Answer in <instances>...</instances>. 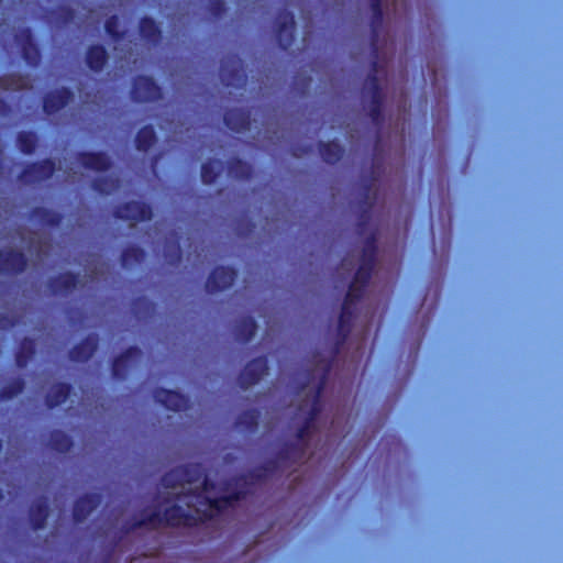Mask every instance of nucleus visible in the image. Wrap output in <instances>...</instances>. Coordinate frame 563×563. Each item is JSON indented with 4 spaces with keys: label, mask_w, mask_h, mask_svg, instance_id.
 Returning a JSON list of instances; mask_svg holds the SVG:
<instances>
[{
    "label": "nucleus",
    "mask_w": 563,
    "mask_h": 563,
    "mask_svg": "<svg viewBox=\"0 0 563 563\" xmlns=\"http://www.w3.org/2000/svg\"><path fill=\"white\" fill-rule=\"evenodd\" d=\"M305 387H306V384H302V385L300 386V388H299V389L301 390V389H303Z\"/></svg>",
    "instance_id": "nucleus-64"
},
{
    "label": "nucleus",
    "mask_w": 563,
    "mask_h": 563,
    "mask_svg": "<svg viewBox=\"0 0 563 563\" xmlns=\"http://www.w3.org/2000/svg\"><path fill=\"white\" fill-rule=\"evenodd\" d=\"M10 111H11V108L8 104V102L3 98L0 97V115L5 117L10 113Z\"/></svg>",
    "instance_id": "nucleus-58"
},
{
    "label": "nucleus",
    "mask_w": 563,
    "mask_h": 563,
    "mask_svg": "<svg viewBox=\"0 0 563 563\" xmlns=\"http://www.w3.org/2000/svg\"><path fill=\"white\" fill-rule=\"evenodd\" d=\"M56 172V163L47 157L25 165L19 175V179L24 184H33L49 179Z\"/></svg>",
    "instance_id": "nucleus-11"
},
{
    "label": "nucleus",
    "mask_w": 563,
    "mask_h": 563,
    "mask_svg": "<svg viewBox=\"0 0 563 563\" xmlns=\"http://www.w3.org/2000/svg\"><path fill=\"white\" fill-rule=\"evenodd\" d=\"M205 503L218 512H222L229 508L228 501H225L224 496L219 497H206Z\"/></svg>",
    "instance_id": "nucleus-52"
},
{
    "label": "nucleus",
    "mask_w": 563,
    "mask_h": 563,
    "mask_svg": "<svg viewBox=\"0 0 563 563\" xmlns=\"http://www.w3.org/2000/svg\"><path fill=\"white\" fill-rule=\"evenodd\" d=\"M371 191H372V180L366 179L362 184V190H361V200L360 203L364 206V208L361 210L358 214L357 220V231L358 233H363V231L366 229L369 220H371V211L374 205V198L371 199Z\"/></svg>",
    "instance_id": "nucleus-24"
},
{
    "label": "nucleus",
    "mask_w": 563,
    "mask_h": 563,
    "mask_svg": "<svg viewBox=\"0 0 563 563\" xmlns=\"http://www.w3.org/2000/svg\"><path fill=\"white\" fill-rule=\"evenodd\" d=\"M79 275L74 272H63L47 280V288L53 295H68L79 285Z\"/></svg>",
    "instance_id": "nucleus-20"
},
{
    "label": "nucleus",
    "mask_w": 563,
    "mask_h": 563,
    "mask_svg": "<svg viewBox=\"0 0 563 563\" xmlns=\"http://www.w3.org/2000/svg\"><path fill=\"white\" fill-rule=\"evenodd\" d=\"M318 151L322 161L329 165H335L344 156V147L338 141H320Z\"/></svg>",
    "instance_id": "nucleus-28"
},
{
    "label": "nucleus",
    "mask_w": 563,
    "mask_h": 563,
    "mask_svg": "<svg viewBox=\"0 0 563 563\" xmlns=\"http://www.w3.org/2000/svg\"><path fill=\"white\" fill-rule=\"evenodd\" d=\"M36 353L35 340L29 336L23 338L14 354L15 364L19 368H25Z\"/></svg>",
    "instance_id": "nucleus-31"
},
{
    "label": "nucleus",
    "mask_w": 563,
    "mask_h": 563,
    "mask_svg": "<svg viewBox=\"0 0 563 563\" xmlns=\"http://www.w3.org/2000/svg\"><path fill=\"white\" fill-rule=\"evenodd\" d=\"M118 186L119 180L109 176L97 177L91 183L92 189L101 195H109Z\"/></svg>",
    "instance_id": "nucleus-43"
},
{
    "label": "nucleus",
    "mask_w": 563,
    "mask_h": 563,
    "mask_svg": "<svg viewBox=\"0 0 563 563\" xmlns=\"http://www.w3.org/2000/svg\"><path fill=\"white\" fill-rule=\"evenodd\" d=\"M25 389L23 377H15L0 388V400H11L22 394Z\"/></svg>",
    "instance_id": "nucleus-41"
},
{
    "label": "nucleus",
    "mask_w": 563,
    "mask_h": 563,
    "mask_svg": "<svg viewBox=\"0 0 563 563\" xmlns=\"http://www.w3.org/2000/svg\"><path fill=\"white\" fill-rule=\"evenodd\" d=\"M77 162L86 169L95 172H108L112 167L110 156L102 151L87 152L82 151L76 155Z\"/></svg>",
    "instance_id": "nucleus-19"
},
{
    "label": "nucleus",
    "mask_w": 563,
    "mask_h": 563,
    "mask_svg": "<svg viewBox=\"0 0 563 563\" xmlns=\"http://www.w3.org/2000/svg\"><path fill=\"white\" fill-rule=\"evenodd\" d=\"M220 78L225 87L244 88L247 76L243 60L236 54H230L220 64Z\"/></svg>",
    "instance_id": "nucleus-3"
},
{
    "label": "nucleus",
    "mask_w": 563,
    "mask_h": 563,
    "mask_svg": "<svg viewBox=\"0 0 563 563\" xmlns=\"http://www.w3.org/2000/svg\"><path fill=\"white\" fill-rule=\"evenodd\" d=\"M228 174L238 180H251L253 166L240 157L233 156L228 161Z\"/></svg>",
    "instance_id": "nucleus-32"
},
{
    "label": "nucleus",
    "mask_w": 563,
    "mask_h": 563,
    "mask_svg": "<svg viewBox=\"0 0 563 563\" xmlns=\"http://www.w3.org/2000/svg\"><path fill=\"white\" fill-rule=\"evenodd\" d=\"M99 336L97 333H89L79 343L75 344L68 352L70 361L76 363L88 362L97 352Z\"/></svg>",
    "instance_id": "nucleus-18"
},
{
    "label": "nucleus",
    "mask_w": 563,
    "mask_h": 563,
    "mask_svg": "<svg viewBox=\"0 0 563 563\" xmlns=\"http://www.w3.org/2000/svg\"><path fill=\"white\" fill-rule=\"evenodd\" d=\"M56 20L62 24H69L75 20L76 12L68 5H59L55 11Z\"/></svg>",
    "instance_id": "nucleus-50"
},
{
    "label": "nucleus",
    "mask_w": 563,
    "mask_h": 563,
    "mask_svg": "<svg viewBox=\"0 0 563 563\" xmlns=\"http://www.w3.org/2000/svg\"><path fill=\"white\" fill-rule=\"evenodd\" d=\"M257 323L251 316L240 318L234 325V336L241 343H249L256 334Z\"/></svg>",
    "instance_id": "nucleus-30"
},
{
    "label": "nucleus",
    "mask_w": 563,
    "mask_h": 563,
    "mask_svg": "<svg viewBox=\"0 0 563 563\" xmlns=\"http://www.w3.org/2000/svg\"><path fill=\"white\" fill-rule=\"evenodd\" d=\"M15 143L22 154L32 155L38 145V135L34 131H20L16 133Z\"/></svg>",
    "instance_id": "nucleus-35"
},
{
    "label": "nucleus",
    "mask_w": 563,
    "mask_h": 563,
    "mask_svg": "<svg viewBox=\"0 0 563 563\" xmlns=\"http://www.w3.org/2000/svg\"><path fill=\"white\" fill-rule=\"evenodd\" d=\"M217 487L216 482L210 479L205 473L202 476L201 490L202 492H212Z\"/></svg>",
    "instance_id": "nucleus-56"
},
{
    "label": "nucleus",
    "mask_w": 563,
    "mask_h": 563,
    "mask_svg": "<svg viewBox=\"0 0 563 563\" xmlns=\"http://www.w3.org/2000/svg\"><path fill=\"white\" fill-rule=\"evenodd\" d=\"M101 504V495L97 493H86L79 496L73 505V520L75 523H82L88 516Z\"/></svg>",
    "instance_id": "nucleus-17"
},
{
    "label": "nucleus",
    "mask_w": 563,
    "mask_h": 563,
    "mask_svg": "<svg viewBox=\"0 0 563 563\" xmlns=\"http://www.w3.org/2000/svg\"><path fill=\"white\" fill-rule=\"evenodd\" d=\"M74 99V92L68 87L48 91L43 98V111L52 115L64 109Z\"/></svg>",
    "instance_id": "nucleus-16"
},
{
    "label": "nucleus",
    "mask_w": 563,
    "mask_h": 563,
    "mask_svg": "<svg viewBox=\"0 0 563 563\" xmlns=\"http://www.w3.org/2000/svg\"><path fill=\"white\" fill-rule=\"evenodd\" d=\"M73 386L69 383L58 382L51 386L45 395V405L48 409H54L64 404L70 396Z\"/></svg>",
    "instance_id": "nucleus-27"
},
{
    "label": "nucleus",
    "mask_w": 563,
    "mask_h": 563,
    "mask_svg": "<svg viewBox=\"0 0 563 563\" xmlns=\"http://www.w3.org/2000/svg\"><path fill=\"white\" fill-rule=\"evenodd\" d=\"M131 98L135 102H155L163 98V91L153 77L137 75L132 81Z\"/></svg>",
    "instance_id": "nucleus-4"
},
{
    "label": "nucleus",
    "mask_w": 563,
    "mask_h": 563,
    "mask_svg": "<svg viewBox=\"0 0 563 563\" xmlns=\"http://www.w3.org/2000/svg\"><path fill=\"white\" fill-rule=\"evenodd\" d=\"M303 454V450L292 442H286L277 452V459L280 461L297 460Z\"/></svg>",
    "instance_id": "nucleus-44"
},
{
    "label": "nucleus",
    "mask_w": 563,
    "mask_h": 563,
    "mask_svg": "<svg viewBox=\"0 0 563 563\" xmlns=\"http://www.w3.org/2000/svg\"><path fill=\"white\" fill-rule=\"evenodd\" d=\"M201 494H200V490L198 488L196 489H188L187 492L185 493H179V494H176L175 495V498L180 500L183 497H200Z\"/></svg>",
    "instance_id": "nucleus-57"
},
{
    "label": "nucleus",
    "mask_w": 563,
    "mask_h": 563,
    "mask_svg": "<svg viewBox=\"0 0 563 563\" xmlns=\"http://www.w3.org/2000/svg\"><path fill=\"white\" fill-rule=\"evenodd\" d=\"M13 38L23 60L29 66L37 67L41 64L42 54L38 45L35 43L32 29L29 26L21 27Z\"/></svg>",
    "instance_id": "nucleus-6"
},
{
    "label": "nucleus",
    "mask_w": 563,
    "mask_h": 563,
    "mask_svg": "<svg viewBox=\"0 0 563 563\" xmlns=\"http://www.w3.org/2000/svg\"><path fill=\"white\" fill-rule=\"evenodd\" d=\"M31 219L48 228H58L63 222V214L48 208L36 206L30 210Z\"/></svg>",
    "instance_id": "nucleus-29"
},
{
    "label": "nucleus",
    "mask_w": 563,
    "mask_h": 563,
    "mask_svg": "<svg viewBox=\"0 0 563 563\" xmlns=\"http://www.w3.org/2000/svg\"><path fill=\"white\" fill-rule=\"evenodd\" d=\"M238 277V271L232 266H216L209 274L206 282V290L209 294H217L230 288Z\"/></svg>",
    "instance_id": "nucleus-12"
},
{
    "label": "nucleus",
    "mask_w": 563,
    "mask_h": 563,
    "mask_svg": "<svg viewBox=\"0 0 563 563\" xmlns=\"http://www.w3.org/2000/svg\"><path fill=\"white\" fill-rule=\"evenodd\" d=\"M250 227H251V230H252L253 228H255L254 223H252V222L250 223Z\"/></svg>",
    "instance_id": "nucleus-63"
},
{
    "label": "nucleus",
    "mask_w": 563,
    "mask_h": 563,
    "mask_svg": "<svg viewBox=\"0 0 563 563\" xmlns=\"http://www.w3.org/2000/svg\"><path fill=\"white\" fill-rule=\"evenodd\" d=\"M164 256L170 265H178L180 263L183 251L177 233H172V236L166 240L164 246Z\"/></svg>",
    "instance_id": "nucleus-39"
},
{
    "label": "nucleus",
    "mask_w": 563,
    "mask_h": 563,
    "mask_svg": "<svg viewBox=\"0 0 563 563\" xmlns=\"http://www.w3.org/2000/svg\"><path fill=\"white\" fill-rule=\"evenodd\" d=\"M296 22L292 12L284 9L277 14L274 35L282 51H287L295 41Z\"/></svg>",
    "instance_id": "nucleus-8"
},
{
    "label": "nucleus",
    "mask_w": 563,
    "mask_h": 563,
    "mask_svg": "<svg viewBox=\"0 0 563 563\" xmlns=\"http://www.w3.org/2000/svg\"><path fill=\"white\" fill-rule=\"evenodd\" d=\"M139 32L142 40L151 45L155 46L162 42V29L152 16L144 15L140 19Z\"/></svg>",
    "instance_id": "nucleus-26"
},
{
    "label": "nucleus",
    "mask_w": 563,
    "mask_h": 563,
    "mask_svg": "<svg viewBox=\"0 0 563 563\" xmlns=\"http://www.w3.org/2000/svg\"><path fill=\"white\" fill-rule=\"evenodd\" d=\"M276 468H277V463L275 461L271 460V461H267L264 464L258 465V466L254 467L253 470H251L249 472L247 476L253 482H261V481L265 479L266 476L269 473H273Z\"/></svg>",
    "instance_id": "nucleus-45"
},
{
    "label": "nucleus",
    "mask_w": 563,
    "mask_h": 563,
    "mask_svg": "<svg viewBox=\"0 0 563 563\" xmlns=\"http://www.w3.org/2000/svg\"><path fill=\"white\" fill-rule=\"evenodd\" d=\"M142 350L136 345L126 347L122 353L117 355L111 362V375L113 378L122 380L126 377L129 368L132 364L140 360Z\"/></svg>",
    "instance_id": "nucleus-14"
},
{
    "label": "nucleus",
    "mask_w": 563,
    "mask_h": 563,
    "mask_svg": "<svg viewBox=\"0 0 563 563\" xmlns=\"http://www.w3.org/2000/svg\"><path fill=\"white\" fill-rule=\"evenodd\" d=\"M208 11L213 18H216V19L221 18L227 11L225 1L224 0H210L208 3Z\"/></svg>",
    "instance_id": "nucleus-51"
},
{
    "label": "nucleus",
    "mask_w": 563,
    "mask_h": 563,
    "mask_svg": "<svg viewBox=\"0 0 563 563\" xmlns=\"http://www.w3.org/2000/svg\"><path fill=\"white\" fill-rule=\"evenodd\" d=\"M139 302H144L146 306H152V303L143 297L135 299V303H139Z\"/></svg>",
    "instance_id": "nucleus-60"
},
{
    "label": "nucleus",
    "mask_w": 563,
    "mask_h": 563,
    "mask_svg": "<svg viewBox=\"0 0 563 563\" xmlns=\"http://www.w3.org/2000/svg\"><path fill=\"white\" fill-rule=\"evenodd\" d=\"M162 525H164V514L162 515L158 510H155L141 519L134 520V527L157 529Z\"/></svg>",
    "instance_id": "nucleus-48"
},
{
    "label": "nucleus",
    "mask_w": 563,
    "mask_h": 563,
    "mask_svg": "<svg viewBox=\"0 0 563 563\" xmlns=\"http://www.w3.org/2000/svg\"><path fill=\"white\" fill-rule=\"evenodd\" d=\"M369 7H371V11H372L371 23H369L371 41H372V45L375 47L377 40H378L379 30L383 24V19H384L382 0L369 1Z\"/></svg>",
    "instance_id": "nucleus-34"
},
{
    "label": "nucleus",
    "mask_w": 563,
    "mask_h": 563,
    "mask_svg": "<svg viewBox=\"0 0 563 563\" xmlns=\"http://www.w3.org/2000/svg\"><path fill=\"white\" fill-rule=\"evenodd\" d=\"M330 368H331V364H330V362H328L325 364L324 372L316 387V393H314V396L312 399L311 407H310L303 422L298 427V429L296 431V438L298 440H303L309 434L310 429L312 428L317 417L321 412L320 399H321L323 389L325 387V383H327V378H328Z\"/></svg>",
    "instance_id": "nucleus-7"
},
{
    "label": "nucleus",
    "mask_w": 563,
    "mask_h": 563,
    "mask_svg": "<svg viewBox=\"0 0 563 563\" xmlns=\"http://www.w3.org/2000/svg\"><path fill=\"white\" fill-rule=\"evenodd\" d=\"M146 252L139 245H129L124 247L120 255L122 267H130L141 264L145 261Z\"/></svg>",
    "instance_id": "nucleus-40"
},
{
    "label": "nucleus",
    "mask_w": 563,
    "mask_h": 563,
    "mask_svg": "<svg viewBox=\"0 0 563 563\" xmlns=\"http://www.w3.org/2000/svg\"><path fill=\"white\" fill-rule=\"evenodd\" d=\"M203 467L200 463H186L166 472L161 483L165 488H175L183 484H194L203 476Z\"/></svg>",
    "instance_id": "nucleus-2"
},
{
    "label": "nucleus",
    "mask_w": 563,
    "mask_h": 563,
    "mask_svg": "<svg viewBox=\"0 0 563 563\" xmlns=\"http://www.w3.org/2000/svg\"><path fill=\"white\" fill-rule=\"evenodd\" d=\"M377 62L373 60L372 71L366 76L364 82V95H369V104L367 115L376 126H382L384 122L383 106L384 93L376 74Z\"/></svg>",
    "instance_id": "nucleus-1"
},
{
    "label": "nucleus",
    "mask_w": 563,
    "mask_h": 563,
    "mask_svg": "<svg viewBox=\"0 0 563 563\" xmlns=\"http://www.w3.org/2000/svg\"><path fill=\"white\" fill-rule=\"evenodd\" d=\"M104 31L113 41H121L124 37V32L120 30V19L117 14L107 18Z\"/></svg>",
    "instance_id": "nucleus-49"
},
{
    "label": "nucleus",
    "mask_w": 563,
    "mask_h": 563,
    "mask_svg": "<svg viewBox=\"0 0 563 563\" xmlns=\"http://www.w3.org/2000/svg\"><path fill=\"white\" fill-rule=\"evenodd\" d=\"M374 268H375V265L361 262L360 266L357 267V269L354 274L352 282H355L360 286L366 288L372 278Z\"/></svg>",
    "instance_id": "nucleus-46"
},
{
    "label": "nucleus",
    "mask_w": 563,
    "mask_h": 563,
    "mask_svg": "<svg viewBox=\"0 0 563 563\" xmlns=\"http://www.w3.org/2000/svg\"><path fill=\"white\" fill-rule=\"evenodd\" d=\"M365 290V287L360 286L355 282H351L342 303L355 308L356 303L363 298Z\"/></svg>",
    "instance_id": "nucleus-47"
},
{
    "label": "nucleus",
    "mask_w": 563,
    "mask_h": 563,
    "mask_svg": "<svg viewBox=\"0 0 563 563\" xmlns=\"http://www.w3.org/2000/svg\"><path fill=\"white\" fill-rule=\"evenodd\" d=\"M354 311L355 308L347 306L345 303H342L341 312L338 320V329L336 334L338 339L335 342V353L339 351V349L344 344L346 339L349 338L351 330H352V323L354 319Z\"/></svg>",
    "instance_id": "nucleus-22"
},
{
    "label": "nucleus",
    "mask_w": 563,
    "mask_h": 563,
    "mask_svg": "<svg viewBox=\"0 0 563 563\" xmlns=\"http://www.w3.org/2000/svg\"><path fill=\"white\" fill-rule=\"evenodd\" d=\"M377 257V238L375 233H371L364 241L362 249L361 262L367 264H376Z\"/></svg>",
    "instance_id": "nucleus-42"
},
{
    "label": "nucleus",
    "mask_w": 563,
    "mask_h": 563,
    "mask_svg": "<svg viewBox=\"0 0 563 563\" xmlns=\"http://www.w3.org/2000/svg\"><path fill=\"white\" fill-rule=\"evenodd\" d=\"M74 441L70 435L62 430L55 429L49 433V446L57 453H67L71 450Z\"/></svg>",
    "instance_id": "nucleus-37"
},
{
    "label": "nucleus",
    "mask_w": 563,
    "mask_h": 563,
    "mask_svg": "<svg viewBox=\"0 0 563 563\" xmlns=\"http://www.w3.org/2000/svg\"><path fill=\"white\" fill-rule=\"evenodd\" d=\"M154 400L165 409L181 412L189 406V398L177 390L156 387L153 391Z\"/></svg>",
    "instance_id": "nucleus-13"
},
{
    "label": "nucleus",
    "mask_w": 563,
    "mask_h": 563,
    "mask_svg": "<svg viewBox=\"0 0 563 563\" xmlns=\"http://www.w3.org/2000/svg\"><path fill=\"white\" fill-rule=\"evenodd\" d=\"M246 476H240L236 478V482L241 481V479H244Z\"/></svg>",
    "instance_id": "nucleus-62"
},
{
    "label": "nucleus",
    "mask_w": 563,
    "mask_h": 563,
    "mask_svg": "<svg viewBox=\"0 0 563 563\" xmlns=\"http://www.w3.org/2000/svg\"><path fill=\"white\" fill-rule=\"evenodd\" d=\"M87 67L93 73H100L109 62V54L102 44H91L85 54Z\"/></svg>",
    "instance_id": "nucleus-23"
},
{
    "label": "nucleus",
    "mask_w": 563,
    "mask_h": 563,
    "mask_svg": "<svg viewBox=\"0 0 563 563\" xmlns=\"http://www.w3.org/2000/svg\"><path fill=\"white\" fill-rule=\"evenodd\" d=\"M27 267V257L18 250H0V274H22Z\"/></svg>",
    "instance_id": "nucleus-15"
},
{
    "label": "nucleus",
    "mask_w": 563,
    "mask_h": 563,
    "mask_svg": "<svg viewBox=\"0 0 563 563\" xmlns=\"http://www.w3.org/2000/svg\"><path fill=\"white\" fill-rule=\"evenodd\" d=\"M49 516V506L46 497H40L29 509L30 525L33 530L44 529Z\"/></svg>",
    "instance_id": "nucleus-25"
},
{
    "label": "nucleus",
    "mask_w": 563,
    "mask_h": 563,
    "mask_svg": "<svg viewBox=\"0 0 563 563\" xmlns=\"http://www.w3.org/2000/svg\"><path fill=\"white\" fill-rule=\"evenodd\" d=\"M18 76L14 74L0 76V89L8 90L15 84Z\"/></svg>",
    "instance_id": "nucleus-54"
},
{
    "label": "nucleus",
    "mask_w": 563,
    "mask_h": 563,
    "mask_svg": "<svg viewBox=\"0 0 563 563\" xmlns=\"http://www.w3.org/2000/svg\"><path fill=\"white\" fill-rule=\"evenodd\" d=\"M224 125L232 132H244L251 128V111L247 109L233 108L223 114Z\"/></svg>",
    "instance_id": "nucleus-21"
},
{
    "label": "nucleus",
    "mask_w": 563,
    "mask_h": 563,
    "mask_svg": "<svg viewBox=\"0 0 563 563\" xmlns=\"http://www.w3.org/2000/svg\"><path fill=\"white\" fill-rule=\"evenodd\" d=\"M142 527H134V521L132 522H126L124 526H123V531L125 533H130V532H133L137 529H141Z\"/></svg>",
    "instance_id": "nucleus-59"
},
{
    "label": "nucleus",
    "mask_w": 563,
    "mask_h": 563,
    "mask_svg": "<svg viewBox=\"0 0 563 563\" xmlns=\"http://www.w3.org/2000/svg\"><path fill=\"white\" fill-rule=\"evenodd\" d=\"M225 501H228L229 507L233 505V503L243 500L246 497V490L244 489H235L228 495H223Z\"/></svg>",
    "instance_id": "nucleus-53"
},
{
    "label": "nucleus",
    "mask_w": 563,
    "mask_h": 563,
    "mask_svg": "<svg viewBox=\"0 0 563 563\" xmlns=\"http://www.w3.org/2000/svg\"><path fill=\"white\" fill-rule=\"evenodd\" d=\"M261 412L257 409H246L235 419V426L244 431L254 432L258 428Z\"/></svg>",
    "instance_id": "nucleus-38"
},
{
    "label": "nucleus",
    "mask_w": 563,
    "mask_h": 563,
    "mask_svg": "<svg viewBox=\"0 0 563 563\" xmlns=\"http://www.w3.org/2000/svg\"><path fill=\"white\" fill-rule=\"evenodd\" d=\"M113 217L130 222H145L153 218L152 206L145 201L130 200L118 205L113 209Z\"/></svg>",
    "instance_id": "nucleus-5"
},
{
    "label": "nucleus",
    "mask_w": 563,
    "mask_h": 563,
    "mask_svg": "<svg viewBox=\"0 0 563 563\" xmlns=\"http://www.w3.org/2000/svg\"><path fill=\"white\" fill-rule=\"evenodd\" d=\"M222 172V162L217 158H209L201 164L200 177L205 185H212L216 183Z\"/></svg>",
    "instance_id": "nucleus-36"
},
{
    "label": "nucleus",
    "mask_w": 563,
    "mask_h": 563,
    "mask_svg": "<svg viewBox=\"0 0 563 563\" xmlns=\"http://www.w3.org/2000/svg\"><path fill=\"white\" fill-rule=\"evenodd\" d=\"M164 526L170 528L178 527H197L199 523L203 522L205 519L211 518L209 514L203 512V518L196 516L189 511H186L181 506L174 504L164 509Z\"/></svg>",
    "instance_id": "nucleus-9"
},
{
    "label": "nucleus",
    "mask_w": 563,
    "mask_h": 563,
    "mask_svg": "<svg viewBox=\"0 0 563 563\" xmlns=\"http://www.w3.org/2000/svg\"><path fill=\"white\" fill-rule=\"evenodd\" d=\"M268 372V360L267 356L261 355L252 358L245 364L243 369L238 376L239 386L242 389H247L251 386L256 385Z\"/></svg>",
    "instance_id": "nucleus-10"
},
{
    "label": "nucleus",
    "mask_w": 563,
    "mask_h": 563,
    "mask_svg": "<svg viewBox=\"0 0 563 563\" xmlns=\"http://www.w3.org/2000/svg\"><path fill=\"white\" fill-rule=\"evenodd\" d=\"M4 496H3V493H2V489L0 488V503L3 500Z\"/></svg>",
    "instance_id": "nucleus-61"
},
{
    "label": "nucleus",
    "mask_w": 563,
    "mask_h": 563,
    "mask_svg": "<svg viewBox=\"0 0 563 563\" xmlns=\"http://www.w3.org/2000/svg\"><path fill=\"white\" fill-rule=\"evenodd\" d=\"M16 323L14 318H10L4 313H0V329L7 330L14 327Z\"/></svg>",
    "instance_id": "nucleus-55"
},
{
    "label": "nucleus",
    "mask_w": 563,
    "mask_h": 563,
    "mask_svg": "<svg viewBox=\"0 0 563 563\" xmlns=\"http://www.w3.org/2000/svg\"><path fill=\"white\" fill-rule=\"evenodd\" d=\"M157 142V135L152 124L142 126L134 139L135 147L140 152H148Z\"/></svg>",
    "instance_id": "nucleus-33"
}]
</instances>
